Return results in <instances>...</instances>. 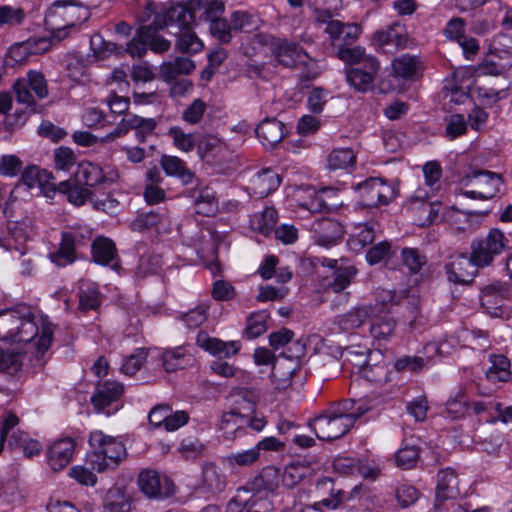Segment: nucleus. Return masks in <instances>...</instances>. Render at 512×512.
Instances as JSON below:
<instances>
[{
    "label": "nucleus",
    "instance_id": "c85d7f7f",
    "mask_svg": "<svg viewBox=\"0 0 512 512\" xmlns=\"http://www.w3.org/2000/svg\"><path fill=\"white\" fill-rule=\"evenodd\" d=\"M286 134L285 125L276 118L264 119L256 128V135L267 148H274Z\"/></svg>",
    "mask_w": 512,
    "mask_h": 512
},
{
    "label": "nucleus",
    "instance_id": "dca6fc26",
    "mask_svg": "<svg viewBox=\"0 0 512 512\" xmlns=\"http://www.w3.org/2000/svg\"><path fill=\"white\" fill-rule=\"evenodd\" d=\"M445 271L448 280L454 284H469L478 274L472 258L463 253L451 255L445 264Z\"/></svg>",
    "mask_w": 512,
    "mask_h": 512
},
{
    "label": "nucleus",
    "instance_id": "4c0bfd02",
    "mask_svg": "<svg viewBox=\"0 0 512 512\" xmlns=\"http://www.w3.org/2000/svg\"><path fill=\"white\" fill-rule=\"evenodd\" d=\"M356 274L357 270L354 266L336 268L330 276H325L322 279L321 286L326 290L340 293L350 285Z\"/></svg>",
    "mask_w": 512,
    "mask_h": 512
},
{
    "label": "nucleus",
    "instance_id": "5701e85b",
    "mask_svg": "<svg viewBox=\"0 0 512 512\" xmlns=\"http://www.w3.org/2000/svg\"><path fill=\"white\" fill-rule=\"evenodd\" d=\"M459 481L455 471L451 468L441 470L437 475L435 506L439 507L448 499L459 496Z\"/></svg>",
    "mask_w": 512,
    "mask_h": 512
},
{
    "label": "nucleus",
    "instance_id": "09e8293b",
    "mask_svg": "<svg viewBox=\"0 0 512 512\" xmlns=\"http://www.w3.org/2000/svg\"><path fill=\"white\" fill-rule=\"evenodd\" d=\"M401 263L411 274L419 273L427 264L426 255L418 248L405 247L400 253Z\"/></svg>",
    "mask_w": 512,
    "mask_h": 512
},
{
    "label": "nucleus",
    "instance_id": "58836bf2",
    "mask_svg": "<svg viewBox=\"0 0 512 512\" xmlns=\"http://www.w3.org/2000/svg\"><path fill=\"white\" fill-rule=\"evenodd\" d=\"M160 164L168 176L178 178L184 185L191 184L195 179L194 172L179 157L163 155L160 159Z\"/></svg>",
    "mask_w": 512,
    "mask_h": 512
},
{
    "label": "nucleus",
    "instance_id": "6e6552de",
    "mask_svg": "<svg viewBox=\"0 0 512 512\" xmlns=\"http://www.w3.org/2000/svg\"><path fill=\"white\" fill-rule=\"evenodd\" d=\"M90 238L91 234L87 230L72 229L62 232L59 247L49 254V259L58 267L74 263L78 258V249L87 246Z\"/></svg>",
    "mask_w": 512,
    "mask_h": 512
},
{
    "label": "nucleus",
    "instance_id": "c756f323",
    "mask_svg": "<svg viewBox=\"0 0 512 512\" xmlns=\"http://www.w3.org/2000/svg\"><path fill=\"white\" fill-rule=\"evenodd\" d=\"M91 256L95 263L111 266H118L117 249L115 243L104 236H98L91 244Z\"/></svg>",
    "mask_w": 512,
    "mask_h": 512
},
{
    "label": "nucleus",
    "instance_id": "e2e57ef3",
    "mask_svg": "<svg viewBox=\"0 0 512 512\" xmlns=\"http://www.w3.org/2000/svg\"><path fill=\"white\" fill-rule=\"evenodd\" d=\"M198 153L201 158L216 156L226 149L223 141L215 136H204L198 143Z\"/></svg>",
    "mask_w": 512,
    "mask_h": 512
},
{
    "label": "nucleus",
    "instance_id": "a878e982",
    "mask_svg": "<svg viewBox=\"0 0 512 512\" xmlns=\"http://www.w3.org/2000/svg\"><path fill=\"white\" fill-rule=\"evenodd\" d=\"M164 178L157 167L145 174L143 198L148 205H157L166 200V191L161 187Z\"/></svg>",
    "mask_w": 512,
    "mask_h": 512
},
{
    "label": "nucleus",
    "instance_id": "f8f14e48",
    "mask_svg": "<svg viewBox=\"0 0 512 512\" xmlns=\"http://www.w3.org/2000/svg\"><path fill=\"white\" fill-rule=\"evenodd\" d=\"M156 121L153 118H143L134 114H126L117 127L103 137L101 142H111L116 138L126 135L130 130H135L136 138L144 142L148 135L152 134L156 128Z\"/></svg>",
    "mask_w": 512,
    "mask_h": 512
},
{
    "label": "nucleus",
    "instance_id": "7ed1b4c3",
    "mask_svg": "<svg viewBox=\"0 0 512 512\" xmlns=\"http://www.w3.org/2000/svg\"><path fill=\"white\" fill-rule=\"evenodd\" d=\"M89 444L92 451L87 455L85 463L97 472H104L116 467L126 456V449L122 441L106 435L100 430L90 433Z\"/></svg>",
    "mask_w": 512,
    "mask_h": 512
},
{
    "label": "nucleus",
    "instance_id": "9b49d317",
    "mask_svg": "<svg viewBox=\"0 0 512 512\" xmlns=\"http://www.w3.org/2000/svg\"><path fill=\"white\" fill-rule=\"evenodd\" d=\"M359 204L362 207H378L394 197L393 188L380 178H369L358 184Z\"/></svg>",
    "mask_w": 512,
    "mask_h": 512
},
{
    "label": "nucleus",
    "instance_id": "6ab92c4d",
    "mask_svg": "<svg viewBox=\"0 0 512 512\" xmlns=\"http://www.w3.org/2000/svg\"><path fill=\"white\" fill-rule=\"evenodd\" d=\"M226 399L229 404V411L246 419V416L256 411L259 393L254 388L235 387Z\"/></svg>",
    "mask_w": 512,
    "mask_h": 512
},
{
    "label": "nucleus",
    "instance_id": "69168bd1",
    "mask_svg": "<svg viewBox=\"0 0 512 512\" xmlns=\"http://www.w3.org/2000/svg\"><path fill=\"white\" fill-rule=\"evenodd\" d=\"M357 233L353 234L349 239V245L354 249H361L368 244H371L375 238L374 228L371 224L365 223L359 225Z\"/></svg>",
    "mask_w": 512,
    "mask_h": 512
},
{
    "label": "nucleus",
    "instance_id": "72a5a7b5",
    "mask_svg": "<svg viewBox=\"0 0 512 512\" xmlns=\"http://www.w3.org/2000/svg\"><path fill=\"white\" fill-rule=\"evenodd\" d=\"M196 340L199 347L220 358L236 355L240 349L236 341L224 342L218 338H211L203 332L198 333Z\"/></svg>",
    "mask_w": 512,
    "mask_h": 512
},
{
    "label": "nucleus",
    "instance_id": "bb28decb",
    "mask_svg": "<svg viewBox=\"0 0 512 512\" xmlns=\"http://www.w3.org/2000/svg\"><path fill=\"white\" fill-rule=\"evenodd\" d=\"M227 485L226 476L222 469L212 462L202 467L201 483L199 488L212 495L222 493Z\"/></svg>",
    "mask_w": 512,
    "mask_h": 512
},
{
    "label": "nucleus",
    "instance_id": "423d86ee",
    "mask_svg": "<svg viewBox=\"0 0 512 512\" xmlns=\"http://www.w3.org/2000/svg\"><path fill=\"white\" fill-rule=\"evenodd\" d=\"M461 193L472 199H490L502 186L500 174L488 170H472L460 179Z\"/></svg>",
    "mask_w": 512,
    "mask_h": 512
},
{
    "label": "nucleus",
    "instance_id": "a211bd4d",
    "mask_svg": "<svg viewBox=\"0 0 512 512\" xmlns=\"http://www.w3.org/2000/svg\"><path fill=\"white\" fill-rule=\"evenodd\" d=\"M135 232H154L157 235L168 234L172 230L170 216L167 213L150 211L139 214L129 225Z\"/></svg>",
    "mask_w": 512,
    "mask_h": 512
},
{
    "label": "nucleus",
    "instance_id": "6e6d98bb",
    "mask_svg": "<svg viewBox=\"0 0 512 512\" xmlns=\"http://www.w3.org/2000/svg\"><path fill=\"white\" fill-rule=\"evenodd\" d=\"M22 355L11 349H0V372L15 375L22 368Z\"/></svg>",
    "mask_w": 512,
    "mask_h": 512
},
{
    "label": "nucleus",
    "instance_id": "a18cd8bd",
    "mask_svg": "<svg viewBox=\"0 0 512 512\" xmlns=\"http://www.w3.org/2000/svg\"><path fill=\"white\" fill-rule=\"evenodd\" d=\"M170 33L177 36L175 47L181 53L194 54L203 49V42L190 26L183 28V30L170 31Z\"/></svg>",
    "mask_w": 512,
    "mask_h": 512
},
{
    "label": "nucleus",
    "instance_id": "39448f33",
    "mask_svg": "<svg viewBox=\"0 0 512 512\" xmlns=\"http://www.w3.org/2000/svg\"><path fill=\"white\" fill-rule=\"evenodd\" d=\"M19 325H16L11 342L31 343L36 349V356L42 357L49 349L53 339V329L51 324L44 323L39 335V328L35 322V317L27 306H20Z\"/></svg>",
    "mask_w": 512,
    "mask_h": 512
},
{
    "label": "nucleus",
    "instance_id": "0e129e2a",
    "mask_svg": "<svg viewBox=\"0 0 512 512\" xmlns=\"http://www.w3.org/2000/svg\"><path fill=\"white\" fill-rule=\"evenodd\" d=\"M44 179H53V176L45 170L41 171L35 165L26 167L21 175V182L29 189L38 187Z\"/></svg>",
    "mask_w": 512,
    "mask_h": 512
},
{
    "label": "nucleus",
    "instance_id": "cd10ccee",
    "mask_svg": "<svg viewBox=\"0 0 512 512\" xmlns=\"http://www.w3.org/2000/svg\"><path fill=\"white\" fill-rule=\"evenodd\" d=\"M377 305L360 304L351 308L340 317V328L344 331H349L362 327L367 320L371 321L375 311H377Z\"/></svg>",
    "mask_w": 512,
    "mask_h": 512
},
{
    "label": "nucleus",
    "instance_id": "8fccbe9b",
    "mask_svg": "<svg viewBox=\"0 0 512 512\" xmlns=\"http://www.w3.org/2000/svg\"><path fill=\"white\" fill-rule=\"evenodd\" d=\"M50 43L45 39L27 40L11 48L10 54L16 61H23L28 54L45 52L49 49Z\"/></svg>",
    "mask_w": 512,
    "mask_h": 512
},
{
    "label": "nucleus",
    "instance_id": "412c9836",
    "mask_svg": "<svg viewBox=\"0 0 512 512\" xmlns=\"http://www.w3.org/2000/svg\"><path fill=\"white\" fill-rule=\"evenodd\" d=\"M361 31L360 25L355 23H343L340 20L332 22L325 28V33L328 34L331 44L338 48L346 47L356 42Z\"/></svg>",
    "mask_w": 512,
    "mask_h": 512
},
{
    "label": "nucleus",
    "instance_id": "473e14b6",
    "mask_svg": "<svg viewBox=\"0 0 512 512\" xmlns=\"http://www.w3.org/2000/svg\"><path fill=\"white\" fill-rule=\"evenodd\" d=\"M485 378L491 383H506L512 378L510 360L503 354H490Z\"/></svg>",
    "mask_w": 512,
    "mask_h": 512
},
{
    "label": "nucleus",
    "instance_id": "864d4df0",
    "mask_svg": "<svg viewBox=\"0 0 512 512\" xmlns=\"http://www.w3.org/2000/svg\"><path fill=\"white\" fill-rule=\"evenodd\" d=\"M9 446L22 449L25 456L31 458L41 452L40 442L29 439L23 432H13L9 439Z\"/></svg>",
    "mask_w": 512,
    "mask_h": 512
},
{
    "label": "nucleus",
    "instance_id": "4be33fe9",
    "mask_svg": "<svg viewBox=\"0 0 512 512\" xmlns=\"http://www.w3.org/2000/svg\"><path fill=\"white\" fill-rule=\"evenodd\" d=\"M75 451V442L72 438L56 440L47 450V461L54 471H60L71 461Z\"/></svg>",
    "mask_w": 512,
    "mask_h": 512
},
{
    "label": "nucleus",
    "instance_id": "3c124183",
    "mask_svg": "<svg viewBox=\"0 0 512 512\" xmlns=\"http://www.w3.org/2000/svg\"><path fill=\"white\" fill-rule=\"evenodd\" d=\"M20 306L0 311V340L10 341L19 325Z\"/></svg>",
    "mask_w": 512,
    "mask_h": 512
},
{
    "label": "nucleus",
    "instance_id": "052dcab7",
    "mask_svg": "<svg viewBox=\"0 0 512 512\" xmlns=\"http://www.w3.org/2000/svg\"><path fill=\"white\" fill-rule=\"evenodd\" d=\"M168 136L172 138L173 144L184 152L192 151L196 146V139L192 133H185L182 128L173 126L168 130Z\"/></svg>",
    "mask_w": 512,
    "mask_h": 512
},
{
    "label": "nucleus",
    "instance_id": "c9c22d12",
    "mask_svg": "<svg viewBox=\"0 0 512 512\" xmlns=\"http://www.w3.org/2000/svg\"><path fill=\"white\" fill-rule=\"evenodd\" d=\"M396 329V320L377 306L374 316L371 319L370 333L376 340H388L393 336Z\"/></svg>",
    "mask_w": 512,
    "mask_h": 512
},
{
    "label": "nucleus",
    "instance_id": "680f3d73",
    "mask_svg": "<svg viewBox=\"0 0 512 512\" xmlns=\"http://www.w3.org/2000/svg\"><path fill=\"white\" fill-rule=\"evenodd\" d=\"M349 356H357L363 358V361L354 363L355 366H358L361 369L363 376L371 381V382H380L382 380V376L385 373V368L382 365H369L366 360V354L364 352L356 353L354 351H348Z\"/></svg>",
    "mask_w": 512,
    "mask_h": 512
},
{
    "label": "nucleus",
    "instance_id": "f3484780",
    "mask_svg": "<svg viewBox=\"0 0 512 512\" xmlns=\"http://www.w3.org/2000/svg\"><path fill=\"white\" fill-rule=\"evenodd\" d=\"M380 70L377 58H368L367 65L351 67L346 70V81L358 92L365 93L372 89L373 83Z\"/></svg>",
    "mask_w": 512,
    "mask_h": 512
},
{
    "label": "nucleus",
    "instance_id": "c03bdc74",
    "mask_svg": "<svg viewBox=\"0 0 512 512\" xmlns=\"http://www.w3.org/2000/svg\"><path fill=\"white\" fill-rule=\"evenodd\" d=\"M278 220L275 208L266 207L263 211L254 213L250 218V227L264 236H268L274 230Z\"/></svg>",
    "mask_w": 512,
    "mask_h": 512
},
{
    "label": "nucleus",
    "instance_id": "4d7b16f0",
    "mask_svg": "<svg viewBox=\"0 0 512 512\" xmlns=\"http://www.w3.org/2000/svg\"><path fill=\"white\" fill-rule=\"evenodd\" d=\"M131 509V501L128 496L119 490L109 491L107 493L103 512H129Z\"/></svg>",
    "mask_w": 512,
    "mask_h": 512
},
{
    "label": "nucleus",
    "instance_id": "ddd939ff",
    "mask_svg": "<svg viewBox=\"0 0 512 512\" xmlns=\"http://www.w3.org/2000/svg\"><path fill=\"white\" fill-rule=\"evenodd\" d=\"M76 177L84 185L95 187L98 185H111L118 181L120 175L115 167H101L90 161H82L78 164Z\"/></svg>",
    "mask_w": 512,
    "mask_h": 512
},
{
    "label": "nucleus",
    "instance_id": "a19ab883",
    "mask_svg": "<svg viewBox=\"0 0 512 512\" xmlns=\"http://www.w3.org/2000/svg\"><path fill=\"white\" fill-rule=\"evenodd\" d=\"M78 309L82 312L96 311L101 305V293L97 284L80 281L78 288Z\"/></svg>",
    "mask_w": 512,
    "mask_h": 512
},
{
    "label": "nucleus",
    "instance_id": "338daca9",
    "mask_svg": "<svg viewBox=\"0 0 512 512\" xmlns=\"http://www.w3.org/2000/svg\"><path fill=\"white\" fill-rule=\"evenodd\" d=\"M419 459V449L416 446H405L398 450L395 455V462L403 469L413 468Z\"/></svg>",
    "mask_w": 512,
    "mask_h": 512
},
{
    "label": "nucleus",
    "instance_id": "393cba45",
    "mask_svg": "<svg viewBox=\"0 0 512 512\" xmlns=\"http://www.w3.org/2000/svg\"><path fill=\"white\" fill-rule=\"evenodd\" d=\"M429 193L423 189H418L408 201V209L419 213L418 225L426 226L431 224L438 216V209L427 199Z\"/></svg>",
    "mask_w": 512,
    "mask_h": 512
},
{
    "label": "nucleus",
    "instance_id": "1a4fd4ad",
    "mask_svg": "<svg viewBox=\"0 0 512 512\" xmlns=\"http://www.w3.org/2000/svg\"><path fill=\"white\" fill-rule=\"evenodd\" d=\"M512 67V38L506 33L498 34L491 42L489 58L482 70L488 75H501Z\"/></svg>",
    "mask_w": 512,
    "mask_h": 512
},
{
    "label": "nucleus",
    "instance_id": "e433bc0d",
    "mask_svg": "<svg viewBox=\"0 0 512 512\" xmlns=\"http://www.w3.org/2000/svg\"><path fill=\"white\" fill-rule=\"evenodd\" d=\"M392 72L395 77L410 80L422 70V62L418 56L403 54L392 60Z\"/></svg>",
    "mask_w": 512,
    "mask_h": 512
},
{
    "label": "nucleus",
    "instance_id": "9d476101",
    "mask_svg": "<svg viewBox=\"0 0 512 512\" xmlns=\"http://www.w3.org/2000/svg\"><path fill=\"white\" fill-rule=\"evenodd\" d=\"M409 35L404 24L394 22L372 34L371 43L385 53H395L408 47Z\"/></svg>",
    "mask_w": 512,
    "mask_h": 512
},
{
    "label": "nucleus",
    "instance_id": "2eb2a0df",
    "mask_svg": "<svg viewBox=\"0 0 512 512\" xmlns=\"http://www.w3.org/2000/svg\"><path fill=\"white\" fill-rule=\"evenodd\" d=\"M124 387L117 381H105L97 385L95 394L91 398V402L97 412H103L107 415L118 410V402L122 396Z\"/></svg>",
    "mask_w": 512,
    "mask_h": 512
},
{
    "label": "nucleus",
    "instance_id": "37998d69",
    "mask_svg": "<svg viewBox=\"0 0 512 512\" xmlns=\"http://www.w3.org/2000/svg\"><path fill=\"white\" fill-rule=\"evenodd\" d=\"M195 21V16L188 10L186 5L176 4L171 6L166 14L164 24L171 31L183 30Z\"/></svg>",
    "mask_w": 512,
    "mask_h": 512
},
{
    "label": "nucleus",
    "instance_id": "49530a36",
    "mask_svg": "<svg viewBox=\"0 0 512 512\" xmlns=\"http://www.w3.org/2000/svg\"><path fill=\"white\" fill-rule=\"evenodd\" d=\"M194 206L196 213L208 217L213 216L218 210L214 191L208 187L200 189L194 197Z\"/></svg>",
    "mask_w": 512,
    "mask_h": 512
},
{
    "label": "nucleus",
    "instance_id": "4468645a",
    "mask_svg": "<svg viewBox=\"0 0 512 512\" xmlns=\"http://www.w3.org/2000/svg\"><path fill=\"white\" fill-rule=\"evenodd\" d=\"M137 484L140 491L150 499L168 497L174 492L172 481L153 469L141 470L137 478Z\"/></svg>",
    "mask_w": 512,
    "mask_h": 512
},
{
    "label": "nucleus",
    "instance_id": "f704fd0d",
    "mask_svg": "<svg viewBox=\"0 0 512 512\" xmlns=\"http://www.w3.org/2000/svg\"><path fill=\"white\" fill-rule=\"evenodd\" d=\"M297 369L298 364L292 358L285 357L282 361H275L271 371V380L275 388L279 391L288 388Z\"/></svg>",
    "mask_w": 512,
    "mask_h": 512
},
{
    "label": "nucleus",
    "instance_id": "7c9ffc66",
    "mask_svg": "<svg viewBox=\"0 0 512 512\" xmlns=\"http://www.w3.org/2000/svg\"><path fill=\"white\" fill-rule=\"evenodd\" d=\"M270 47L277 63L285 67H293L303 53L298 43L286 39H276L271 42Z\"/></svg>",
    "mask_w": 512,
    "mask_h": 512
},
{
    "label": "nucleus",
    "instance_id": "774afa93",
    "mask_svg": "<svg viewBox=\"0 0 512 512\" xmlns=\"http://www.w3.org/2000/svg\"><path fill=\"white\" fill-rule=\"evenodd\" d=\"M392 254L391 244L388 241H382L367 251L366 260L369 264L375 265L389 260Z\"/></svg>",
    "mask_w": 512,
    "mask_h": 512
},
{
    "label": "nucleus",
    "instance_id": "bf43d9fd",
    "mask_svg": "<svg viewBox=\"0 0 512 512\" xmlns=\"http://www.w3.org/2000/svg\"><path fill=\"white\" fill-rule=\"evenodd\" d=\"M268 314L264 311L251 314L247 318L245 335L248 339H254L262 335L267 330Z\"/></svg>",
    "mask_w": 512,
    "mask_h": 512
},
{
    "label": "nucleus",
    "instance_id": "20e7f679",
    "mask_svg": "<svg viewBox=\"0 0 512 512\" xmlns=\"http://www.w3.org/2000/svg\"><path fill=\"white\" fill-rule=\"evenodd\" d=\"M350 404L349 400H345L310 420L309 426L320 440L339 439L352 429L353 417L348 415Z\"/></svg>",
    "mask_w": 512,
    "mask_h": 512
},
{
    "label": "nucleus",
    "instance_id": "f257e3e1",
    "mask_svg": "<svg viewBox=\"0 0 512 512\" xmlns=\"http://www.w3.org/2000/svg\"><path fill=\"white\" fill-rule=\"evenodd\" d=\"M91 16L87 6L77 0H57L48 9L44 24L54 38H66Z\"/></svg>",
    "mask_w": 512,
    "mask_h": 512
},
{
    "label": "nucleus",
    "instance_id": "b1692460",
    "mask_svg": "<svg viewBox=\"0 0 512 512\" xmlns=\"http://www.w3.org/2000/svg\"><path fill=\"white\" fill-rule=\"evenodd\" d=\"M508 296L509 288L506 284L500 282L492 283L481 290V305L489 314L496 316Z\"/></svg>",
    "mask_w": 512,
    "mask_h": 512
},
{
    "label": "nucleus",
    "instance_id": "603ef678",
    "mask_svg": "<svg viewBox=\"0 0 512 512\" xmlns=\"http://www.w3.org/2000/svg\"><path fill=\"white\" fill-rule=\"evenodd\" d=\"M337 57L347 65H367L368 58H376L372 54H367L365 48L361 46L339 47Z\"/></svg>",
    "mask_w": 512,
    "mask_h": 512
},
{
    "label": "nucleus",
    "instance_id": "2f4dec72",
    "mask_svg": "<svg viewBox=\"0 0 512 512\" xmlns=\"http://www.w3.org/2000/svg\"><path fill=\"white\" fill-rule=\"evenodd\" d=\"M280 182L279 175L274 170L267 168L258 172L250 180L248 189L254 196L263 198L275 191L280 185Z\"/></svg>",
    "mask_w": 512,
    "mask_h": 512
},
{
    "label": "nucleus",
    "instance_id": "f03ea898",
    "mask_svg": "<svg viewBox=\"0 0 512 512\" xmlns=\"http://www.w3.org/2000/svg\"><path fill=\"white\" fill-rule=\"evenodd\" d=\"M279 471L275 467H266L252 481L238 489L232 502L243 504L258 512H271L272 501L269 496L278 488Z\"/></svg>",
    "mask_w": 512,
    "mask_h": 512
},
{
    "label": "nucleus",
    "instance_id": "5fc2aeb1",
    "mask_svg": "<svg viewBox=\"0 0 512 512\" xmlns=\"http://www.w3.org/2000/svg\"><path fill=\"white\" fill-rule=\"evenodd\" d=\"M189 360V356L181 347L167 350L162 354V365L167 372H174L184 368Z\"/></svg>",
    "mask_w": 512,
    "mask_h": 512
},
{
    "label": "nucleus",
    "instance_id": "79ce46f5",
    "mask_svg": "<svg viewBox=\"0 0 512 512\" xmlns=\"http://www.w3.org/2000/svg\"><path fill=\"white\" fill-rule=\"evenodd\" d=\"M195 69V63L188 57H176L172 61L164 62L160 67V77L171 82L180 75H188Z\"/></svg>",
    "mask_w": 512,
    "mask_h": 512
},
{
    "label": "nucleus",
    "instance_id": "0eeeda50",
    "mask_svg": "<svg viewBox=\"0 0 512 512\" xmlns=\"http://www.w3.org/2000/svg\"><path fill=\"white\" fill-rule=\"evenodd\" d=\"M508 243L504 232L498 228H492L484 238L471 243L470 257L478 269L489 267L496 256L508 249Z\"/></svg>",
    "mask_w": 512,
    "mask_h": 512
},
{
    "label": "nucleus",
    "instance_id": "ea45409f",
    "mask_svg": "<svg viewBox=\"0 0 512 512\" xmlns=\"http://www.w3.org/2000/svg\"><path fill=\"white\" fill-rule=\"evenodd\" d=\"M245 422L244 417L228 410L221 416L219 429L226 440L234 441L247 433Z\"/></svg>",
    "mask_w": 512,
    "mask_h": 512
},
{
    "label": "nucleus",
    "instance_id": "13d9d810",
    "mask_svg": "<svg viewBox=\"0 0 512 512\" xmlns=\"http://www.w3.org/2000/svg\"><path fill=\"white\" fill-rule=\"evenodd\" d=\"M150 38V27L142 26L137 32V37H134L128 44L126 51L132 57H143L147 52L148 40Z\"/></svg>",
    "mask_w": 512,
    "mask_h": 512
},
{
    "label": "nucleus",
    "instance_id": "aec40b11",
    "mask_svg": "<svg viewBox=\"0 0 512 512\" xmlns=\"http://www.w3.org/2000/svg\"><path fill=\"white\" fill-rule=\"evenodd\" d=\"M315 242L324 247H330L339 242L343 236V227L340 222L331 218H319L310 225Z\"/></svg>",
    "mask_w": 512,
    "mask_h": 512
},
{
    "label": "nucleus",
    "instance_id": "de8ad7c7",
    "mask_svg": "<svg viewBox=\"0 0 512 512\" xmlns=\"http://www.w3.org/2000/svg\"><path fill=\"white\" fill-rule=\"evenodd\" d=\"M356 162V155L350 148L334 149L327 158V166L330 170H346Z\"/></svg>",
    "mask_w": 512,
    "mask_h": 512
}]
</instances>
